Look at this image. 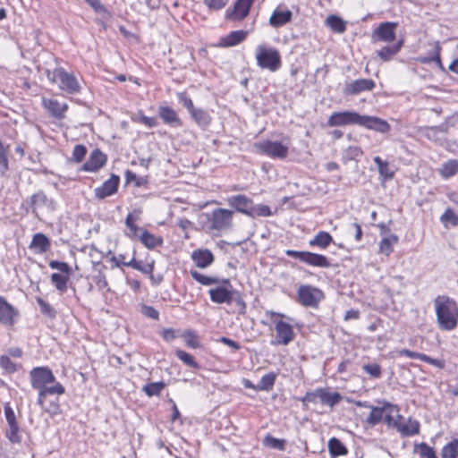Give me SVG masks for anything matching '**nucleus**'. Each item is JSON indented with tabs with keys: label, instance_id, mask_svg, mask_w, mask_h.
<instances>
[{
	"label": "nucleus",
	"instance_id": "52",
	"mask_svg": "<svg viewBox=\"0 0 458 458\" xmlns=\"http://www.w3.org/2000/svg\"><path fill=\"white\" fill-rule=\"evenodd\" d=\"M333 242L332 236L325 231L317 233V246L321 248L327 247Z\"/></svg>",
	"mask_w": 458,
	"mask_h": 458
},
{
	"label": "nucleus",
	"instance_id": "40",
	"mask_svg": "<svg viewBox=\"0 0 458 458\" xmlns=\"http://www.w3.org/2000/svg\"><path fill=\"white\" fill-rule=\"evenodd\" d=\"M441 458H458L457 439H454L443 447L441 451Z\"/></svg>",
	"mask_w": 458,
	"mask_h": 458
},
{
	"label": "nucleus",
	"instance_id": "13",
	"mask_svg": "<svg viewBox=\"0 0 458 458\" xmlns=\"http://www.w3.org/2000/svg\"><path fill=\"white\" fill-rule=\"evenodd\" d=\"M120 177L116 174H112L111 177L104 182V183L95 189V196L98 199H104L106 197H109L114 194L119 187Z\"/></svg>",
	"mask_w": 458,
	"mask_h": 458
},
{
	"label": "nucleus",
	"instance_id": "21",
	"mask_svg": "<svg viewBox=\"0 0 458 458\" xmlns=\"http://www.w3.org/2000/svg\"><path fill=\"white\" fill-rule=\"evenodd\" d=\"M17 315L14 308L7 301L0 296V323L11 326L13 324V318Z\"/></svg>",
	"mask_w": 458,
	"mask_h": 458
},
{
	"label": "nucleus",
	"instance_id": "18",
	"mask_svg": "<svg viewBox=\"0 0 458 458\" xmlns=\"http://www.w3.org/2000/svg\"><path fill=\"white\" fill-rule=\"evenodd\" d=\"M158 115L164 123L171 127L178 128L182 126V122L178 114L169 106H160L158 107Z\"/></svg>",
	"mask_w": 458,
	"mask_h": 458
},
{
	"label": "nucleus",
	"instance_id": "9",
	"mask_svg": "<svg viewBox=\"0 0 458 458\" xmlns=\"http://www.w3.org/2000/svg\"><path fill=\"white\" fill-rule=\"evenodd\" d=\"M376 87V83L371 79H358L347 82L344 88L345 96H356L363 92L372 91Z\"/></svg>",
	"mask_w": 458,
	"mask_h": 458
},
{
	"label": "nucleus",
	"instance_id": "55",
	"mask_svg": "<svg viewBox=\"0 0 458 458\" xmlns=\"http://www.w3.org/2000/svg\"><path fill=\"white\" fill-rule=\"evenodd\" d=\"M0 366L8 373H13L17 370L16 364L7 355L0 356Z\"/></svg>",
	"mask_w": 458,
	"mask_h": 458
},
{
	"label": "nucleus",
	"instance_id": "10",
	"mask_svg": "<svg viewBox=\"0 0 458 458\" xmlns=\"http://www.w3.org/2000/svg\"><path fill=\"white\" fill-rule=\"evenodd\" d=\"M233 212L225 208H216L212 212L211 227L216 230H225L232 225Z\"/></svg>",
	"mask_w": 458,
	"mask_h": 458
},
{
	"label": "nucleus",
	"instance_id": "34",
	"mask_svg": "<svg viewBox=\"0 0 458 458\" xmlns=\"http://www.w3.org/2000/svg\"><path fill=\"white\" fill-rule=\"evenodd\" d=\"M285 254L306 264L315 266V253L287 250H285Z\"/></svg>",
	"mask_w": 458,
	"mask_h": 458
},
{
	"label": "nucleus",
	"instance_id": "5",
	"mask_svg": "<svg viewBox=\"0 0 458 458\" xmlns=\"http://www.w3.org/2000/svg\"><path fill=\"white\" fill-rule=\"evenodd\" d=\"M257 64L261 69H267L275 72L280 69L282 60L279 51L272 47L259 45L255 51Z\"/></svg>",
	"mask_w": 458,
	"mask_h": 458
},
{
	"label": "nucleus",
	"instance_id": "27",
	"mask_svg": "<svg viewBox=\"0 0 458 458\" xmlns=\"http://www.w3.org/2000/svg\"><path fill=\"white\" fill-rule=\"evenodd\" d=\"M373 160L377 166L381 181L386 182L394 177V171L390 167L387 161H383L378 156L375 157Z\"/></svg>",
	"mask_w": 458,
	"mask_h": 458
},
{
	"label": "nucleus",
	"instance_id": "11",
	"mask_svg": "<svg viewBox=\"0 0 458 458\" xmlns=\"http://www.w3.org/2000/svg\"><path fill=\"white\" fill-rule=\"evenodd\" d=\"M107 161V157L100 149L91 151L89 159L82 165L81 171L95 173L102 168Z\"/></svg>",
	"mask_w": 458,
	"mask_h": 458
},
{
	"label": "nucleus",
	"instance_id": "42",
	"mask_svg": "<svg viewBox=\"0 0 458 458\" xmlns=\"http://www.w3.org/2000/svg\"><path fill=\"white\" fill-rule=\"evenodd\" d=\"M398 242V237L391 234L388 237L383 238L379 244V250L382 253L388 256L393 251V245Z\"/></svg>",
	"mask_w": 458,
	"mask_h": 458
},
{
	"label": "nucleus",
	"instance_id": "50",
	"mask_svg": "<svg viewBox=\"0 0 458 458\" xmlns=\"http://www.w3.org/2000/svg\"><path fill=\"white\" fill-rule=\"evenodd\" d=\"M85 2L90 5V7L98 14H102L107 18L110 16V13L106 6L99 0H85Z\"/></svg>",
	"mask_w": 458,
	"mask_h": 458
},
{
	"label": "nucleus",
	"instance_id": "45",
	"mask_svg": "<svg viewBox=\"0 0 458 458\" xmlns=\"http://www.w3.org/2000/svg\"><path fill=\"white\" fill-rule=\"evenodd\" d=\"M414 452L418 453L420 458H437L435 450L426 443L415 445Z\"/></svg>",
	"mask_w": 458,
	"mask_h": 458
},
{
	"label": "nucleus",
	"instance_id": "16",
	"mask_svg": "<svg viewBox=\"0 0 458 458\" xmlns=\"http://www.w3.org/2000/svg\"><path fill=\"white\" fill-rule=\"evenodd\" d=\"M227 204L236 211L249 216L250 211L253 205V201L243 194L231 196L227 199Z\"/></svg>",
	"mask_w": 458,
	"mask_h": 458
},
{
	"label": "nucleus",
	"instance_id": "20",
	"mask_svg": "<svg viewBox=\"0 0 458 458\" xmlns=\"http://www.w3.org/2000/svg\"><path fill=\"white\" fill-rule=\"evenodd\" d=\"M248 31L246 30H234L231 31L225 37L220 38L217 44L220 47H231L242 43L247 37Z\"/></svg>",
	"mask_w": 458,
	"mask_h": 458
},
{
	"label": "nucleus",
	"instance_id": "57",
	"mask_svg": "<svg viewBox=\"0 0 458 458\" xmlns=\"http://www.w3.org/2000/svg\"><path fill=\"white\" fill-rule=\"evenodd\" d=\"M9 168L7 152L0 141V174H4Z\"/></svg>",
	"mask_w": 458,
	"mask_h": 458
},
{
	"label": "nucleus",
	"instance_id": "61",
	"mask_svg": "<svg viewBox=\"0 0 458 458\" xmlns=\"http://www.w3.org/2000/svg\"><path fill=\"white\" fill-rule=\"evenodd\" d=\"M363 370L371 377L377 378L381 376V367L378 364H366L362 367Z\"/></svg>",
	"mask_w": 458,
	"mask_h": 458
},
{
	"label": "nucleus",
	"instance_id": "1",
	"mask_svg": "<svg viewBox=\"0 0 458 458\" xmlns=\"http://www.w3.org/2000/svg\"><path fill=\"white\" fill-rule=\"evenodd\" d=\"M31 387L38 392L39 402L45 394L61 395L64 394V386L56 381L52 370L47 367H36L30 371Z\"/></svg>",
	"mask_w": 458,
	"mask_h": 458
},
{
	"label": "nucleus",
	"instance_id": "54",
	"mask_svg": "<svg viewBox=\"0 0 458 458\" xmlns=\"http://www.w3.org/2000/svg\"><path fill=\"white\" fill-rule=\"evenodd\" d=\"M87 154V148L84 145L78 144L72 150V159L76 163H81Z\"/></svg>",
	"mask_w": 458,
	"mask_h": 458
},
{
	"label": "nucleus",
	"instance_id": "47",
	"mask_svg": "<svg viewBox=\"0 0 458 458\" xmlns=\"http://www.w3.org/2000/svg\"><path fill=\"white\" fill-rule=\"evenodd\" d=\"M5 436L10 440V442L13 444L20 443L21 441V435L20 433L18 423L8 425Z\"/></svg>",
	"mask_w": 458,
	"mask_h": 458
},
{
	"label": "nucleus",
	"instance_id": "49",
	"mask_svg": "<svg viewBox=\"0 0 458 458\" xmlns=\"http://www.w3.org/2000/svg\"><path fill=\"white\" fill-rule=\"evenodd\" d=\"M363 154L362 149L358 146H350L344 152L345 161L354 160L360 157Z\"/></svg>",
	"mask_w": 458,
	"mask_h": 458
},
{
	"label": "nucleus",
	"instance_id": "26",
	"mask_svg": "<svg viewBox=\"0 0 458 458\" xmlns=\"http://www.w3.org/2000/svg\"><path fill=\"white\" fill-rule=\"evenodd\" d=\"M54 204L52 199H48L43 191H38L33 194L30 199V206L32 213L37 215V208L41 207H51Z\"/></svg>",
	"mask_w": 458,
	"mask_h": 458
},
{
	"label": "nucleus",
	"instance_id": "60",
	"mask_svg": "<svg viewBox=\"0 0 458 458\" xmlns=\"http://www.w3.org/2000/svg\"><path fill=\"white\" fill-rule=\"evenodd\" d=\"M37 302L39 305L41 309V312L45 315H47L50 318H54L55 316V310L53 309V307L46 302L43 299L38 298Z\"/></svg>",
	"mask_w": 458,
	"mask_h": 458
},
{
	"label": "nucleus",
	"instance_id": "53",
	"mask_svg": "<svg viewBox=\"0 0 458 458\" xmlns=\"http://www.w3.org/2000/svg\"><path fill=\"white\" fill-rule=\"evenodd\" d=\"M49 267L52 269H57L64 274L70 276L72 274V268L66 262L58 261V260H51L49 262Z\"/></svg>",
	"mask_w": 458,
	"mask_h": 458
},
{
	"label": "nucleus",
	"instance_id": "12",
	"mask_svg": "<svg viewBox=\"0 0 458 458\" xmlns=\"http://www.w3.org/2000/svg\"><path fill=\"white\" fill-rule=\"evenodd\" d=\"M42 106L52 117L57 120H63L68 110L67 103H61L55 98H42Z\"/></svg>",
	"mask_w": 458,
	"mask_h": 458
},
{
	"label": "nucleus",
	"instance_id": "22",
	"mask_svg": "<svg viewBox=\"0 0 458 458\" xmlns=\"http://www.w3.org/2000/svg\"><path fill=\"white\" fill-rule=\"evenodd\" d=\"M191 259L199 268H206L214 261L213 253L206 250H196L191 253Z\"/></svg>",
	"mask_w": 458,
	"mask_h": 458
},
{
	"label": "nucleus",
	"instance_id": "43",
	"mask_svg": "<svg viewBox=\"0 0 458 458\" xmlns=\"http://www.w3.org/2000/svg\"><path fill=\"white\" fill-rule=\"evenodd\" d=\"M190 274L194 280H196L202 285H211L214 284H217L219 282V279L217 277L202 275L197 270H191Z\"/></svg>",
	"mask_w": 458,
	"mask_h": 458
},
{
	"label": "nucleus",
	"instance_id": "58",
	"mask_svg": "<svg viewBox=\"0 0 458 458\" xmlns=\"http://www.w3.org/2000/svg\"><path fill=\"white\" fill-rule=\"evenodd\" d=\"M229 0H203L204 4L209 9L218 11L223 9Z\"/></svg>",
	"mask_w": 458,
	"mask_h": 458
},
{
	"label": "nucleus",
	"instance_id": "30",
	"mask_svg": "<svg viewBox=\"0 0 458 458\" xmlns=\"http://www.w3.org/2000/svg\"><path fill=\"white\" fill-rule=\"evenodd\" d=\"M326 25L335 33L341 34L346 30V21L335 14L327 16Z\"/></svg>",
	"mask_w": 458,
	"mask_h": 458
},
{
	"label": "nucleus",
	"instance_id": "17",
	"mask_svg": "<svg viewBox=\"0 0 458 458\" xmlns=\"http://www.w3.org/2000/svg\"><path fill=\"white\" fill-rule=\"evenodd\" d=\"M276 342L279 344L286 345L293 341L294 337L293 327L282 320L276 323Z\"/></svg>",
	"mask_w": 458,
	"mask_h": 458
},
{
	"label": "nucleus",
	"instance_id": "15",
	"mask_svg": "<svg viewBox=\"0 0 458 458\" xmlns=\"http://www.w3.org/2000/svg\"><path fill=\"white\" fill-rule=\"evenodd\" d=\"M369 130H373L377 132L386 133L391 130L390 124L387 121L381 119L377 116L362 115L360 120V125Z\"/></svg>",
	"mask_w": 458,
	"mask_h": 458
},
{
	"label": "nucleus",
	"instance_id": "59",
	"mask_svg": "<svg viewBox=\"0 0 458 458\" xmlns=\"http://www.w3.org/2000/svg\"><path fill=\"white\" fill-rule=\"evenodd\" d=\"M177 98L179 102L186 107L189 113H191L195 108L192 100L185 92L177 93Z\"/></svg>",
	"mask_w": 458,
	"mask_h": 458
},
{
	"label": "nucleus",
	"instance_id": "32",
	"mask_svg": "<svg viewBox=\"0 0 458 458\" xmlns=\"http://www.w3.org/2000/svg\"><path fill=\"white\" fill-rule=\"evenodd\" d=\"M394 425L404 436H414L420 432V423L417 420H409L404 424H398L394 421Z\"/></svg>",
	"mask_w": 458,
	"mask_h": 458
},
{
	"label": "nucleus",
	"instance_id": "64",
	"mask_svg": "<svg viewBox=\"0 0 458 458\" xmlns=\"http://www.w3.org/2000/svg\"><path fill=\"white\" fill-rule=\"evenodd\" d=\"M135 218L131 214H128L125 219L126 226L131 230L129 236H136L140 228L134 223Z\"/></svg>",
	"mask_w": 458,
	"mask_h": 458
},
{
	"label": "nucleus",
	"instance_id": "38",
	"mask_svg": "<svg viewBox=\"0 0 458 458\" xmlns=\"http://www.w3.org/2000/svg\"><path fill=\"white\" fill-rule=\"evenodd\" d=\"M276 379V375L274 372L264 375L256 386V390L269 391L273 388Z\"/></svg>",
	"mask_w": 458,
	"mask_h": 458
},
{
	"label": "nucleus",
	"instance_id": "8",
	"mask_svg": "<svg viewBox=\"0 0 458 458\" xmlns=\"http://www.w3.org/2000/svg\"><path fill=\"white\" fill-rule=\"evenodd\" d=\"M254 0H237L232 8L225 12V18L232 21H241L250 13Z\"/></svg>",
	"mask_w": 458,
	"mask_h": 458
},
{
	"label": "nucleus",
	"instance_id": "35",
	"mask_svg": "<svg viewBox=\"0 0 458 458\" xmlns=\"http://www.w3.org/2000/svg\"><path fill=\"white\" fill-rule=\"evenodd\" d=\"M190 114L191 118L202 128L208 126L210 123V115L204 109L195 107Z\"/></svg>",
	"mask_w": 458,
	"mask_h": 458
},
{
	"label": "nucleus",
	"instance_id": "24",
	"mask_svg": "<svg viewBox=\"0 0 458 458\" xmlns=\"http://www.w3.org/2000/svg\"><path fill=\"white\" fill-rule=\"evenodd\" d=\"M49 394H45L42 402H39V395L38 396V404L41 409L51 416H55L60 412L59 398H49Z\"/></svg>",
	"mask_w": 458,
	"mask_h": 458
},
{
	"label": "nucleus",
	"instance_id": "62",
	"mask_svg": "<svg viewBox=\"0 0 458 458\" xmlns=\"http://www.w3.org/2000/svg\"><path fill=\"white\" fill-rule=\"evenodd\" d=\"M141 313L145 317H147V318H152V319H155V320H158L159 319V312H158V310H156L152 306L142 305V307H141Z\"/></svg>",
	"mask_w": 458,
	"mask_h": 458
},
{
	"label": "nucleus",
	"instance_id": "51",
	"mask_svg": "<svg viewBox=\"0 0 458 458\" xmlns=\"http://www.w3.org/2000/svg\"><path fill=\"white\" fill-rule=\"evenodd\" d=\"M440 52H441V46L438 42H436L432 56L422 58L420 61L424 64H427L429 62H436L437 64L440 68H443L441 58H440Z\"/></svg>",
	"mask_w": 458,
	"mask_h": 458
},
{
	"label": "nucleus",
	"instance_id": "37",
	"mask_svg": "<svg viewBox=\"0 0 458 458\" xmlns=\"http://www.w3.org/2000/svg\"><path fill=\"white\" fill-rule=\"evenodd\" d=\"M328 449L332 457L344 455L348 452L345 445L336 437H332L328 441Z\"/></svg>",
	"mask_w": 458,
	"mask_h": 458
},
{
	"label": "nucleus",
	"instance_id": "56",
	"mask_svg": "<svg viewBox=\"0 0 458 458\" xmlns=\"http://www.w3.org/2000/svg\"><path fill=\"white\" fill-rule=\"evenodd\" d=\"M265 444L273 449L276 450H284V440H281L271 436H267L265 438Z\"/></svg>",
	"mask_w": 458,
	"mask_h": 458
},
{
	"label": "nucleus",
	"instance_id": "3",
	"mask_svg": "<svg viewBox=\"0 0 458 458\" xmlns=\"http://www.w3.org/2000/svg\"><path fill=\"white\" fill-rule=\"evenodd\" d=\"M223 284L208 291L211 301L216 304L235 302L239 307V314H244L247 306L242 293L233 287L229 279L223 280Z\"/></svg>",
	"mask_w": 458,
	"mask_h": 458
},
{
	"label": "nucleus",
	"instance_id": "19",
	"mask_svg": "<svg viewBox=\"0 0 458 458\" xmlns=\"http://www.w3.org/2000/svg\"><path fill=\"white\" fill-rule=\"evenodd\" d=\"M297 301L305 307L315 306V288L307 284L301 285L297 291Z\"/></svg>",
	"mask_w": 458,
	"mask_h": 458
},
{
	"label": "nucleus",
	"instance_id": "7",
	"mask_svg": "<svg viewBox=\"0 0 458 458\" xmlns=\"http://www.w3.org/2000/svg\"><path fill=\"white\" fill-rule=\"evenodd\" d=\"M361 114L354 111L335 112L328 118L327 124L331 127L360 125Z\"/></svg>",
	"mask_w": 458,
	"mask_h": 458
},
{
	"label": "nucleus",
	"instance_id": "44",
	"mask_svg": "<svg viewBox=\"0 0 458 458\" xmlns=\"http://www.w3.org/2000/svg\"><path fill=\"white\" fill-rule=\"evenodd\" d=\"M272 216L270 208L267 205L258 204L252 205L251 211H250L249 216L255 218L258 216Z\"/></svg>",
	"mask_w": 458,
	"mask_h": 458
},
{
	"label": "nucleus",
	"instance_id": "25",
	"mask_svg": "<svg viewBox=\"0 0 458 458\" xmlns=\"http://www.w3.org/2000/svg\"><path fill=\"white\" fill-rule=\"evenodd\" d=\"M389 409L390 412H393L394 410L398 411V408L394 405H392L389 403H385V405L382 408L379 407H372L369 417L367 418V422L370 425H377L383 419V412L385 410Z\"/></svg>",
	"mask_w": 458,
	"mask_h": 458
},
{
	"label": "nucleus",
	"instance_id": "28",
	"mask_svg": "<svg viewBox=\"0 0 458 458\" xmlns=\"http://www.w3.org/2000/svg\"><path fill=\"white\" fill-rule=\"evenodd\" d=\"M30 248L38 250V253H45L50 248V241L45 234L38 233L33 235Z\"/></svg>",
	"mask_w": 458,
	"mask_h": 458
},
{
	"label": "nucleus",
	"instance_id": "29",
	"mask_svg": "<svg viewBox=\"0 0 458 458\" xmlns=\"http://www.w3.org/2000/svg\"><path fill=\"white\" fill-rule=\"evenodd\" d=\"M317 396L319 397L321 403H326L330 407H333L342 399L339 393L332 392L328 389L317 390Z\"/></svg>",
	"mask_w": 458,
	"mask_h": 458
},
{
	"label": "nucleus",
	"instance_id": "63",
	"mask_svg": "<svg viewBox=\"0 0 458 458\" xmlns=\"http://www.w3.org/2000/svg\"><path fill=\"white\" fill-rule=\"evenodd\" d=\"M154 266H155L154 260H151L150 262H148L145 265H143L142 261L140 260V269H137V270L143 274L148 275L149 278L151 280H153L154 279V275H153Z\"/></svg>",
	"mask_w": 458,
	"mask_h": 458
},
{
	"label": "nucleus",
	"instance_id": "48",
	"mask_svg": "<svg viewBox=\"0 0 458 458\" xmlns=\"http://www.w3.org/2000/svg\"><path fill=\"white\" fill-rule=\"evenodd\" d=\"M175 355L179 360H181L187 366L193 368V369H199V363L197 361H195L193 356H191L190 353H188L182 350H177L175 352Z\"/></svg>",
	"mask_w": 458,
	"mask_h": 458
},
{
	"label": "nucleus",
	"instance_id": "4",
	"mask_svg": "<svg viewBox=\"0 0 458 458\" xmlns=\"http://www.w3.org/2000/svg\"><path fill=\"white\" fill-rule=\"evenodd\" d=\"M45 74L51 84H57L61 90L68 94H78L81 90V86L76 76L66 72L63 67H55L53 70L47 69Z\"/></svg>",
	"mask_w": 458,
	"mask_h": 458
},
{
	"label": "nucleus",
	"instance_id": "6",
	"mask_svg": "<svg viewBox=\"0 0 458 458\" xmlns=\"http://www.w3.org/2000/svg\"><path fill=\"white\" fill-rule=\"evenodd\" d=\"M254 148L257 153L269 157L273 159H284L288 156L289 142L287 140L283 141L264 140L256 142Z\"/></svg>",
	"mask_w": 458,
	"mask_h": 458
},
{
	"label": "nucleus",
	"instance_id": "39",
	"mask_svg": "<svg viewBox=\"0 0 458 458\" xmlns=\"http://www.w3.org/2000/svg\"><path fill=\"white\" fill-rule=\"evenodd\" d=\"M69 276L66 274L54 273L51 275V282L60 293H64L67 291Z\"/></svg>",
	"mask_w": 458,
	"mask_h": 458
},
{
	"label": "nucleus",
	"instance_id": "23",
	"mask_svg": "<svg viewBox=\"0 0 458 458\" xmlns=\"http://www.w3.org/2000/svg\"><path fill=\"white\" fill-rule=\"evenodd\" d=\"M293 13L290 10L276 8L269 18V24L274 28H279L290 22Z\"/></svg>",
	"mask_w": 458,
	"mask_h": 458
},
{
	"label": "nucleus",
	"instance_id": "33",
	"mask_svg": "<svg viewBox=\"0 0 458 458\" xmlns=\"http://www.w3.org/2000/svg\"><path fill=\"white\" fill-rule=\"evenodd\" d=\"M438 173L445 179L454 176L458 173V160L450 159L444 163L438 169Z\"/></svg>",
	"mask_w": 458,
	"mask_h": 458
},
{
	"label": "nucleus",
	"instance_id": "31",
	"mask_svg": "<svg viewBox=\"0 0 458 458\" xmlns=\"http://www.w3.org/2000/svg\"><path fill=\"white\" fill-rule=\"evenodd\" d=\"M403 40L393 46H386L377 51V55L385 62L390 61L402 48Z\"/></svg>",
	"mask_w": 458,
	"mask_h": 458
},
{
	"label": "nucleus",
	"instance_id": "36",
	"mask_svg": "<svg viewBox=\"0 0 458 458\" xmlns=\"http://www.w3.org/2000/svg\"><path fill=\"white\" fill-rule=\"evenodd\" d=\"M140 240L148 249H154L163 243L162 238L155 236L147 230H142Z\"/></svg>",
	"mask_w": 458,
	"mask_h": 458
},
{
	"label": "nucleus",
	"instance_id": "41",
	"mask_svg": "<svg viewBox=\"0 0 458 458\" xmlns=\"http://www.w3.org/2000/svg\"><path fill=\"white\" fill-rule=\"evenodd\" d=\"M165 387V384L163 381H159L145 385L142 390L148 396L151 397L159 395Z\"/></svg>",
	"mask_w": 458,
	"mask_h": 458
},
{
	"label": "nucleus",
	"instance_id": "14",
	"mask_svg": "<svg viewBox=\"0 0 458 458\" xmlns=\"http://www.w3.org/2000/svg\"><path fill=\"white\" fill-rule=\"evenodd\" d=\"M396 24L394 22L381 23L373 32L372 38L374 42H392L395 38L394 28Z\"/></svg>",
	"mask_w": 458,
	"mask_h": 458
},
{
	"label": "nucleus",
	"instance_id": "46",
	"mask_svg": "<svg viewBox=\"0 0 458 458\" xmlns=\"http://www.w3.org/2000/svg\"><path fill=\"white\" fill-rule=\"evenodd\" d=\"M440 221L445 228H448L449 225L457 226L458 216L451 208H446L444 214L441 216Z\"/></svg>",
	"mask_w": 458,
	"mask_h": 458
},
{
	"label": "nucleus",
	"instance_id": "2",
	"mask_svg": "<svg viewBox=\"0 0 458 458\" xmlns=\"http://www.w3.org/2000/svg\"><path fill=\"white\" fill-rule=\"evenodd\" d=\"M437 320L442 330H453L457 327L458 307L456 302L447 296H437L434 301Z\"/></svg>",
	"mask_w": 458,
	"mask_h": 458
}]
</instances>
